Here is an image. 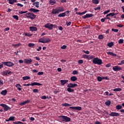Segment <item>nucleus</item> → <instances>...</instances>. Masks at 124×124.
Wrapping results in <instances>:
<instances>
[{"label":"nucleus","instance_id":"nucleus-29","mask_svg":"<svg viewBox=\"0 0 124 124\" xmlns=\"http://www.w3.org/2000/svg\"><path fill=\"white\" fill-rule=\"evenodd\" d=\"M116 109L117 110H121V109H123V106H122L121 105H117L116 106Z\"/></svg>","mask_w":124,"mask_h":124},{"label":"nucleus","instance_id":"nucleus-49","mask_svg":"<svg viewBox=\"0 0 124 124\" xmlns=\"http://www.w3.org/2000/svg\"><path fill=\"white\" fill-rule=\"evenodd\" d=\"M84 62L83 61V60H79L78 61V63L79 64H82V63H83Z\"/></svg>","mask_w":124,"mask_h":124},{"label":"nucleus","instance_id":"nucleus-42","mask_svg":"<svg viewBox=\"0 0 124 124\" xmlns=\"http://www.w3.org/2000/svg\"><path fill=\"white\" fill-rule=\"evenodd\" d=\"M62 106H65V107H67V106H71V105L68 104V103H64L62 104Z\"/></svg>","mask_w":124,"mask_h":124},{"label":"nucleus","instance_id":"nucleus-48","mask_svg":"<svg viewBox=\"0 0 124 124\" xmlns=\"http://www.w3.org/2000/svg\"><path fill=\"white\" fill-rule=\"evenodd\" d=\"M14 124H22V122L21 121H16V122H13Z\"/></svg>","mask_w":124,"mask_h":124},{"label":"nucleus","instance_id":"nucleus-57","mask_svg":"<svg viewBox=\"0 0 124 124\" xmlns=\"http://www.w3.org/2000/svg\"><path fill=\"white\" fill-rule=\"evenodd\" d=\"M116 26L117 27H118V28H123V27H124V25L122 24H118Z\"/></svg>","mask_w":124,"mask_h":124},{"label":"nucleus","instance_id":"nucleus-51","mask_svg":"<svg viewBox=\"0 0 124 124\" xmlns=\"http://www.w3.org/2000/svg\"><path fill=\"white\" fill-rule=\"evenodd\" d=\"M111 31H114V32H118L119 31L118 29H112Z\"/></svg>","mask_w":124,"mask_h":124},{"label":"nucleus","instance_id":"nucleus-3","mask_svg":"<svg viewBox=\"0 0 124 124\" xmlns=\"http://www.w3.org/2000/svg\"><path fill=\"white\" fill-rule=\"evenodd\" d=\"M26 17L31 19V20H34L36 18V15L33 14V13L30 12L25 14Z\"/></svg>","mask_w":124,"mask_h":124},{"label":"nucleus","instance_id":"nucleus-35","mask_svg":"<svg viewBox=\"0 0 124 124\" xmlns=\"http://www.w3.org/2000/svg\"><path fill=\"white\" fill-rule=\"evenodd\" d=\"M105 104L107 106H110V105H111V101L108 100L107 102H105Z\"/></svg>","mask_w":124,"mask_h":124},{"label":"nucleus","instance_id":"nucleus-21","mask_svg":"<svg viewBox=\"0 0 124 124\" xmlns=\"http://www.w3.org/2000/svg\"><path fill=\"white\" fill-rule=\"evenodd\" d=\"M108 55H110V56H112V57H117V54L113 53L112 52H107Z\"/></svg>","mask_w":124,"mask_h":124},{"label":"nucleus","instance_id":"nucleus-14","mask_svg":"<svg viewBox=\"0 0 124 124\" xmlns=\"http://www.w3.org/2000/svg\"><path fill=\"white\" fill-rule=\"evenodd\" d=\"M24 62L25 63H27V64H29L30 63H31L32 62V60H31V59L30 58L29 59H24Z\"/></svg>","mask_w":124,"mask_h":124},{"label":"nucleus","instance_id":"nucleus-24","mask_svg":"<svg viewBox=\"0 0 124 124\" xmlns=\"http://www.w3.org/2000/svg\"><path fill=\"white\" fill-rule=\"evenodd\" d=\"M33 5H34V6H35V7H37V8H38L39 7V2L36 1L34 2L33 3Z\"/></svg>","mask_w":124,"mask_h":124},{"label":"nucleus","instance_id":"nucleus-52","mask_svg":"<svg viewBox=\"0 0 124 124\" xmlns=\"http://www.w3.org/2000/svg\"><path fill=\"white\" fill-rule=\"evenodd\" d=\"M100 9H101V8H100V6H99L96 8H94V10H95V11H96V10H100Z\"/></svg>","mask_w":124,"mask_h":124},{"label":"nucleus","instance_id":"nucleus-15","mask_svg":"<svg viewBox=\"0 0 124 124\" xmlns=\"http://www.w3.org/2000/svg\"><path fill=\"white\" fill-rule=\"evenodd\" d=\"M29 11L30 12H33L34 13H37L38 12H39V10L35 9L34 8H31L29 10Z\"/></svg>","mask_w":124,"mask_h":124},{"label":"nucleus","instance_id":"nucleus-6","mask_svg":"<svg viewBox=\"0 0 124 124\" xmlns=\"http://www.w3.org/2000/svg\"><path fill=\"white\" fill-rule=\"evenodd\" d=\"M2 63L6 66H9V67H11L15 65V64L12 63L11 62H2Z\"/></svg>","mask_w":124,"mask_h":124},{"label":"nucleus","instance_id":"nucleus-13","mask_svg":"<svg viewBox=\"0 0 124 124\" xmlns=\"http://www.w3.org/2000/svg\"><path fill=\"white\" fill-rule=\"evenodd\" d=\"M109 116L110 117H119L120 116V114L117 112H112L109 114Z\"/></svg>","mask_w":124,"mask_h":124},{"label":"nucleus","instance_id":"nucleus-30","mask_svg":"<svg viewBox=\"0 0 124 124\" xmlns=\"http://www.w3.org/2000/svg\"><path fill=\"white\" fill-rule=\"evenodd\" d=\"M66 16V14H65V13H61L59 15H58V17H65V16Z\"/></svg>","mask_w":124,"mask_h":124},{"label":"nucleus","instance_id":"nucleus-8","mask_svg":"<svg viewBox=\"0 0 124 124\" xmlns=\"http://www.w3.org/2000/svg\"><path fill=\"white\" fill-rule=\"evenodd\" d=\"M45 28L46 29H48V30H52L54 28V25L51 23H47L45 25Z\"/></svg>","mask_w":124,"mask_h":124},{"label":"nucleus","instance_id":"nucleus-9","mask_svg":"<svg viewBox=\"0 0 124 124\" xmlns=\"http://www.w3.org/2000/svg\"><path fill=\"white\" fill-rule=\"evenodd\" d=\"M113 70L115 72L121 71L122 70V67L119 66H114L112 67Z\"/></svg>","mask_w":124,"mask_h":124},{"label":"nucleus","instance_id":"nucleus-64","mask_svg":"<svg viewBox=\"0 0 124 124\" xmlns=\"http://www.w3.org/2000/svg\"><path fill=\"white\" fill-rule=\"evenodd\" d=\"M95 124H101V123L99 122V121L95 122Z\"/></svg>","mask_w":124,"mask_h":124},{"label":"nucleus","instance_id":"nucleus-5","mask_svg":"<svg viewBox=\"0 0 124 124\" xmlns=\"http://www.w3.org/2000/svg\"><path fill=\"white\" fill-rule=\"evenodd\" d=\"M51 41V39L50 38H47L44 37L43 38H41L39 40V42L41 43H48Z\"/></svg>","mask_w":124,"mask_h":124},{"label":"nucleus","instance_id":"nucleus-58","mask_svg":"<svg viewBox=\"0 0 124 124\" xmlns=\"http://www.w3.org/2000/svg\"><path fill=\"white\" fill-rule=\"evenodd\" d=\"M42 49V47L41 46H39V48L37 49V51L38 52H40V51H41Z\"/></svg>","mask_w":124,"mask_h":124},{"label":"nucleus","instance_id":"nucleus-44","mask_svg":"<svg viewBox=\"0 0 124 124\" xmlns=\"http://www.w3.org/2000/svg\"><path fill=\"white\" fill-rule=\"evenodd\" d=\"M10 121H15V117L12 116L9 118Z\"/></svg>","mask_w":124,"mask_h":124},{"label":"nucleus","instance_id":"nucleus-7","mask_svg":"<svg viewBox=\"0 0 124 124\" xmlns=\"http://www.w3.org/2000/svg\"><path fill=\"white\" fill-rule=\"evenodd\" d=\"M0 106L3 107L4 111H8V110H11V108L8 107L6 104H0Z\"/></svg>","mask_w":124,"mask_h":124},{"label":"nucleus","instance_id":"nucleus-18","mask_svg":"<svg viewBox=\"0 0 124 124\" xmlns=\"http://www.w3.org/2000/svg\"><path fill=\"white\" fill-rule=\"evenodd\" d=\"M30 102H31V100H27L25 101L21 102L20 104H19V105H26V104H28V103H30Z\"/></svg>","mask_w":124,"mask_h":124},{"label":"nucleus","instance_id":"nucleus-19","mask_svg":"<svg viewBox=\"0 0 124 124\" xmlns=\"http://www.w3.org/2000/svg\"><path fill=\"white\" fill-rule=\"evenodd\" d=\"M31 86H42V84L38 82H32L31 84Z\"/></svg>","mask_w":124,"mask_h":124},{"label":"nucleus","instance_id":"nucleus-32","mask_svg":"<svg viewBox=\"0 0 124 124\" xmlns=\"http://www.w3.org/2000/svg\"><path fill=\"white\" fill-rule=\"evenodd\" d=\"M92 3L94 4H98L99 3V0H92Z\"/></svg>","mask_w":124,"mask_h":124},{"label":"nucleus","instance_id":"nucleus-26","mask_svg":"<svg viewBox=\"0 0 124 124\" xmlns=\"http://www.w3.org/2000/svg\"><path fill=\"white\" fill-rule=\"evenodd\" d=\"M10 4H14V2H17V0H7Z\"/></svg>","mask_w":124,"mask_h":124},{"label":"nucleus","instance_id":"nucleus-45","mask_svg":"<svg viewBox=\"0 0 124 124\" xmlns=\"http://www.w3.org/2000/svg\"><path fill=\"white\" fill-rule=\"evenodd\" d=\"M97 79L99 82H101V81H102V77H98Z\"/></svg>","mask_w":124,"mask_h":124},{"label":"nucleus","instance_id":"nucleus-28","mask_svg":"<svg viewBox=\"0 0 124 124\" xmlns=\"http://www.w3.org/2000/svg\"><path fill=\"white\" fill-rule=\"evenodd\" d=\"M67 91L68 92V93H74V89L71 88V87H68L67 89Z\"/></svg>","mask_w":124,"mask_h":124},{"label":"nucleus","instance_id":"nucleus-61","mask_svg":"<svg viewBox=\"0 0 124 124\" xmlns=\"http://www.w3.org/2000/svg\"><path fill=\"white\" fill-rule=\"evenodd\" d=\"M2 86L3 85V80L2 79H0V85Z\"/></svg>","mask_w":124,"mask_h":124},{"label":"nucleus","instance_id":"nucleus-36","mask_svg":"<svg viewBox=\"0 0 124 124\" xmlns=\"http://www.w3.org/2000/svg\"><path fill=\"white\" fill-rule=\"evenodd\" d=\"M109 16H111V17H113V16H115V13H110L109 14H108L106 16V17H108Z\"/></svg>","mask_w":124,"mask_h":124},{"label":"nucleus","instance_id":"nucleus-63","mask_svg":"<svg viewBox=\"0 0 124 124\" xmlns=\"http://www.w3.org/2000/svg\"><path fill=\"white\" fill-rule=\"evenodd\" d=\"M110 12V10H108L107 11H106L104 12V14H107L108 13H109Z\"/></svg>","mask_w":124,"mask_h":124},{"label":"nucleus","instance_id":"nucleus-40","mask_svg":"<svg viewBox=\"0 0 124 124\" xmlns=\"http://www.w3.org/2000/svg\"><path fill=\"white\" fill-rule=\"evenodd\" d=\"M13 18H14V19H16V21H18L19 20V16H18L17 15L13 16Z\"/></svg>","mask_w":124,"mask_h":124},{"label":"nucleus","instance_id":"nucleus-53","mask_svg":"<svg viewBox=\"0 0 124 124\" xmlns=\"http://www.w3.org/2000/svg\"><path fill=\"white\" fill-rule=\"evenodd\" d=\"M93 59H95V58H94V56L93 55L89 57L88 60H93Z\"/></svg>","mask_w":124,"mask_h":124},{"label":"nucleus","instance_id":"nucleus-2","mask_svg":"<svg viewBox=\"0 0 124 124\" xmlns=\"http://www.w3.org/2000/svg\"><path fill=\"white\" fill-rule=\"evenodd\" d=\"M59 119H60V120H61L62 122H65L66 123L70 122V121H71V119H70V118L66 116H62V115L59 116Z\"/></svg>","mask_w":124,"mask_h":124},{"label":"nucleus","instance_id":"nucleus-37","mask_svg":"<svg viewBox=\"0 0 124 124\" xmlns=\"http://www.w3.org/2000/svg\"><path fill=\"white\" fill-rule=\"evenodd\" d=\"M20 45H22V44H21L20 43H18V44H13V46H14V47H19V46H20Z\"/></svg>","mask_w":124,"mask_h":124},{"label":"nucleus","instance_id":"nucleus-59","mask_svg":"<svg viewBox=\"0 0 124 124\" xmlns=\"http://www.w3.org/2000/svg\"><path fill=\"white\" fill-rule=\"evenodd\" d=\"M33 92H34V93H38V89H35L33 90Z\"/></svg>","mask_w":124,"mask_h":124},{"label":"nucleus","instance_id":"nucleus-27","mask_svg":"<svg viewBox=\"0 0 124 124\" xmlns=\"http://www.w3.org/2000/svg\"><path fill=\"white\" fill-rule=\"evenodd\" d=\"M107 46H108V47H109V48H111V47H113V46H114V43L113 42L108 43L107 44Z\"/></svg>","mask_w":124,"mask_h":124},{"label":"nucleus","instance_id":"nucleus-41","mask_svg":"<svg viewBox=\"0 0 124 124\" xmlns=\"http://www.w3.org/2000/svg\"><path fill=\"white\" fill-rule=\"evenodd\" d=\"M78 72L77 70H74L72 72V74H73V75H78Z\"/></svg>","mask_w":124,"mask_h":124},{"label":"nucleus","instance_id":"nucleus-47","mask_svg":"<svg viewBox=\"0 0 124 124\" xmlns=\"http://www.w3.org/2000/svg\"><path fill=\"white\" fill-rule=\"evenodd\" d=\"M102 80H109L108 77H102Z\"/></svg>","mask_w":124,"mask_h":124},{"label":"nucleus","instance_id":"nucleus-38","mask_svg":"<svg viewBox=\"0 0 124 124\" xmlns=\"http://www.w3.org/2000/svg\"><path fill=\"white\" fill-rule=\"evenodd\" d=\"M82 57H83V59H88V60H89V57H90V55L84 54L82 55Z\"/></svg>","mask_w":124,"mask_h":124},{"label":"nucleus","instance_id":"nucleus-43","mask_svg":"<svg viewBox=\"0 0 124 124\" xmlns=\"http://www.w3.org/2000/svg\"><path fill=\"white\" fill-rule=\"evenodd\" d=\"M118 43L119 44H123L124 43V39H121L118 41Z\"/></svg>","mask_w":124,"mask_h":124},{"label":"nucleus","instance_id":"nucleus-62","mask_svg":"<svg viewBox=\"0 0 124 124\" xmlns=\"http://www.w3.org/2000/svg\"><path fill=\"white\" fill-rule=\"evenodd\" d=\"M58 29L59 31H62V30H63V28L62 26H59Z\"/></svg>","mask_w":124,"mask_h":124},{"label":"nucleus","instance_id":"nucleus-39","mask_svg":"<svg viewBox=\"0 0 124 124\" xmlns=\"http://www.w3.org/2000/svg\"><path fill=\"white\" fill-rule=\"evenodd\" d=\"M98 38V39H100V40L103 39V38H104L103 35H102V34L99 35Z\"/></svg>","mask_w":124,"mask_h":124},{"label":"nucleus","instance_id":"nucleus-20","mask_svg":"<svg viewBox=\"0 0 124 124\" xmlns=\"http://www.w3.org/2000/svg\"><path fill=\"white\" fill-rule=\"evenodd\" d=\"M49 3L50 5H54V4H56L57 2L55 0H49Z\"/></svg>","mask_w":124,"mask_h":124},{"label":"nucleus","instance_id":"nucleus-1","mask_svg":"<svg viewBox=\"0 0 124 124\" xmlns=\"http://www.w3.org/2000/svg\"><path fill=\"white\" fill-rule=\"evenodd\" d=\"M63 11H64V8L62 6H59L55 9H53L52 14L53 15H56V14H60L61 12H63Z\"/></svg>","mask_w":124,"mask_h":124},{"label":"nucleus","instance_id":"nucleus-4","mask_svg":"<svg viewBox=\"0 0 124 124\" xmlns=\"http://www.w3.org/2000/svg\"><path fill=\"white\" fill-rule=\"evenodd\" d=\"M93 62L94 63V64H98V65H101V64H102V60L96 57L93 59Z\"/></svg>","mask_w":124,"mask_h":124},{"label":"nucleus","instance_id":"nucleus-33","mask_svg":"<svg viewBox=\"0 0 124 124\" xmlns=\"http://www.w3.org/2000/svg\"><path fill=\"white\" fill-rule=\"evenodd\" d=\"M34 46H35V45L33 43H30L28 44L29 47H31L32 48H34Z\"/></svg>","mask_w":124,"mask_h":124},{"label":"nucleus","instance_id":"nucleus-31","mask_svg":"<svg viewBox=\"0 0 124 124\" xmlns=\"http://www.w3.org/2000/svg\"><path fill=\"white\" fill-rule=\"evenodd\" d=\"M22 79L23 81H26V80H29V79H31V77L29 76H25V77H23L22 78Z\"/></svg>","mask_w":124,"mask_h":124},{"label":"nucleus","instance_id":"nucleus-56","mask_svg":"<svg viewBox=\"0 0 124 124\" xmlns=\"http://www.w3.org/2000/svg\"><path fill=\"white\" fill-rule=\"evenodd\" d=\"M16 5H17V6H20V7H23L24 6V5L21 4L20 3H17Z\"/></svg>","mask_w":124,"mask_h":124},{"label":"nucleus","instance_id":"nucleus-54","mask_svg":"<svg viewBox=\"0 0 124 124\" xmlns=\"http://www.w3.org/2000/svg\"><path fill=\"white\" fill-rule=\"evenodd\" d=\"M66 25L67 27L70 26L71 25V22H67L66 21Z\"/></svg>","mask_w":124,"mask_h":124},{"label":"nucleus","instance_id":"nucleus-46","mask_svg":"<svg viewBox=\"0 0 124 124\" xmlns=\"http://www.w3.org/2000/svg\"><path fill=\"white\" fill-rule=\"evenodd\" d=\"M67 46L65 45H63L62 46H61V49H62V50H64L65 49H66V47Z\"/></svg>","mask_w":124,"mask_h":124},{"label":"nucleus","instance_id":"nucleus-22","mask_svg":"<svg viewBox=\"0 0 124 124\" xmlns=\"http://www.w3.org/2000/svg\"><path fill=\"white\" fill-rule=\"evenodd\" d=\"M77 77L75 76L71 77L70 78L71 81H73V82H75V81H77Z\"/></svg>","mask_w":124,"mask_h":124},{"label":"nucleus","instance_id":"nucleus-55","mask_svg":"<svg viewBox=\"0 0 124 124\" xmlns=\"http://www.w3.org/2000/svg\"><path fill=\"white\" fill-rule=\"evenodd\" d=\"M37 74L38 75L41 76L43 75L44 74V73L43 72H39Z\"/></svg>","mask_w":124,"mask_h":124},{"label":"nucleus","instance_id":"nucleus-16","mask_svg":"<svg viewBox=\"0 0 124 124\" xmlns=\"http://www.w3.org/2000/svg\"><path fill=\"white\" fill-rule=\"evenodd\" d=\"M30 30L31 31H37V28L34 26L30 27Z\"/></svg>","mask_w":124,"mask_h":124},{"label":"nucleus","instance_id":"nucleus-11","mask_svg":"<svg viewBox=\"0 0 124 124\" xmlns=\"http://www.w3.org/2000/svg\"><path fill=\"white\" fill-rule=\"evenodd\" d=\"M77 86H78V85H77V84H76V83H70L67 85V87L73 88H76V87H77Z\"/></svg>","mask_w":124,"mask_h":124},{"label":"nucleus","instance_id":"nucleus-17","mask_svg":"<svg viewBox=\"0 0 124 124\" xmlns=\"http://www.w3.org/2000/svg\"><path fill=\"white\" fill-rule=\"evenodd\" d=\"M60 82L61 83V85L62 86H64V85H65L67 82H68V80L67 79H63V80H60Z\"/></svg>","mask_w":124,"mask_h":124},{"label":"nucleus","instance_id":"nucleus-10","mask_svg":"<svg viewBox=\"0 0 124 124\" xmlns=\"http://www.w3.org/2000/svg\"><path fill=\"white\" fill-rule=\"evenodd\" d=\"M93 14H87L86 15L82 16L83 19H87V18H91L93 17Z\"/></svg>","mask_w":124,"mask_h":124},{"label":"nucleus","instance_id":"nucleus-23","mask_svg":"<svg viewBox=\"0 0 124 124\" xmlns=\"http://www.w3.org/2000/svg\"><path fill=\"white\" fill-rule=\"evenodd\" d=\"M16 88H17V90H18V91H21L22 89L21 88V87H22V86H21V84H16Z\"/></svg>","mask_w":124,"mask_h":124},{"label":"nucleus","instance_id":"nucleus-60","mask_svg":"<svg viewBox=\"0 0 124 124\" xmlns=\"http://www.w3.org/2000/svg\"><path fill=\"white\" fill-rule=\"evenodd\" d=\"M76 14H78V15H80V16L84 15L83 14V12H82V13L77 12Z\"/></svg>","mask_w":124,"mask_h":124},{"label":"nucleus","instance_id":"nucleus-50","mask_svg":"<svg viewBox=\"0 0 124 124\" xmlns=\"http://www.w3.org/2000/svg\"><path fill=\"white\" fill-rule=\"evenodd\" d=\"M82 52L83 53H84V54H86L87 55H89V54H90V51L87 50V51H85V50H83Z\"/></svg>","mask_w":124,"mask_h":124},{"label":"nucleus","instance_id":"nucleus-25","mask_svg":"<svg viewBox=\"0 0 124 124\" xmlns=\"http://www.w3.org/2000/svg\"><path fill=\"white\" fill-rule=\"evenodd\" d=\"M0 93L2 95H6V94H7V90H5L2 91Z\"/></svg>","mask_w":124,"mask_h":124},{"label":"nucleus","instance_id":"nucleus-34","mask_svg":"<svg viewBox=\"0 0 124 124\" xmlns=\"http://www.w3.org/2000/svg\"><path fill=\"white\" fill-rule=\"evenodd\" d=\"M113 92H121L122 91V88H115L113 90Z\"/></svg>","mask_w":124,"mask_h":124},{"label":"nucleus","instance_id":"nucleus-12","mask_svg":"<svg viewBox=\"0 0 124 124\" xmlns=\"http://www.w3.org/2000/svg\"><path fill=\"white\" fill-rule=\"evenodd\" d=\"M69 109H73V110H78V111H81L82 108L81 107H70Z\"/></svg>","mask_w":124,"mask_h":124}]
</instances>
